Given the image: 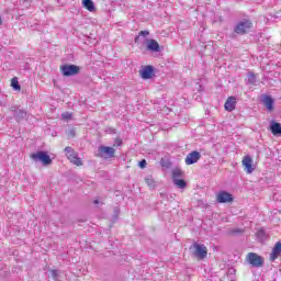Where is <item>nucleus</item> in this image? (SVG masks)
<instances>
[{
    "label": "nucleus",
    "mask_w": 281,
    "mask_h": 281,
    "mask_svg": "<svg viewBox=\"0 0 281 281\" xmlns=\"http://www.w3.org/2000/svg\"><path fill=\"white\" fill-rule=\"evenodd\" d=\"M189 251L193 258H196L198 260H205L207 258V247L203 244H199L194 241L190 247Z\"/></svg>",
    "instance_id": "f257e3e1"
},
{
    "label": "nucleus",
    "mask_w": 281,
    "mask_h": 281,
    "mask_svg": "<svg viewBox=\"0 0 281 281\" xmlns=\"http://www.w3.org/2000/svg\"><path fill=\"white\" fill-rule=\"evenodd\" d=\"M30 158L35 161V164H43V166H52V157L45 150H38L30 155Z\"/></svg>",
    "instance_id": "f03ea898"
},
{
    "label": "nucleus",
    "mask_w": 281,
    "mask_h": 281,
    "mask_svg": "<svg viewBox=\"0 0 281 281\" xmlns=\"http://www.w3.org/2000/svg\"><path fill=\"white\" fill-rule=\"evenodd\" d=\"M251 27H254V23H251V20L244 19L235 25L234 32L235 34H239L240 36H243L247 34V31L251 30Z\"/></svg>",
    "instance_id": "7ed1b4c3"
},
{
    "label": "nucleus",
    "mask_w": 281,
    "mask_h": 281,
    "mask_svg": "<svg viewBox=\"0 0 281 281\" xmlns=\"http://www.w3.org/2000/svg\"><path fill=\"white\" fill-rule=\"evenodd\" d=\"M60 71L66 78H71V76L80 74V67L74 64H65L60 66Z\"/></svg>",
    "instance_id": "20e7f679"
},
{
    "label": "nucleus",
    "mask_w": 281,
    "mask_h": 281,
    "mask_svg": "<svg viewBox=\"0 0 281 281\" xmlns=\"http://www.w3.org/2000/svg\"><path fill=\"white\" fill-rule=\"evenodd\" d=\"M95 156L100 157L101 159H113V157H115V148L100 145Z\"/></svg>",
    "instance_id": "39448f33"
},
{
    "label": "nucleus",
    "mask_w": 281,
    "mask_h": 281,
    "mask_svg": "<svg viewBox=\"0 0 281 281\" xmlns=\"http://www.w3.org/2000/svg\"><path fill=\"white\" fill-rule=\"evenodd\" d=\"M247 261L249 265H251V267H255L256 269L265 267V258L256 252H249L247 255Z\"/></svg>",
    "instance_id": "423d86ee"
},
{
    "label": "nucleus",
    "mask_w": 281,
    "mask_h": 281,
    "mask_svg": "<svg viewBox=\"0 0 281 281\" xmlns=\"http://www.w3.org/2000/svg\"><path fill=\"white\" fill-rule=\"evenodd\" d=\"M10 112L18 123L23 122V120H27V111L24 109H19L16 105H13L10 108Z\"/></svg>",
    "instance_id": "0eeeda50"
},
{
    "label": "nucleus",
    "mask_w": 281,
    "mask_h": 281,
    "mask_svg": "<svg viewBox=\"0 0 281 281\" xmlns=\"http://www.w3.org/2000/svg\"><path fill=\"white\" fill-rule=\"evenodd\" d=\"M64 150L66 153L67 159H69V161L71 164H74L75 166H82V159H80V157H78V153H76V150H74V148L66 147Z\"/></svg>",
    "instance_id": "6e6552de"
},
{
    "label": "nucleus",
    "mask_w": 281,
    "mask_h": 281,
    "mask_svg": "<svg viewBox=\"0 0 281 281\" xmlns=\"http://www.w3.org/2000/svg\"><path fill=\"white\" fill-rule=\"evenodd\" d=\"M199 159H201V153H199L198 150H193L187 155L184 161L187 166H192L196 164Z\"/></svg>",
    "instance_id": "1a4fd4ad"
},
{
    "label": "nucleus",
    "mask_w": 281,
    "mask_h": 281,
    "mask_svg": "<svg viewBox=\"0 0 281 281\" xmlns=\"http://www.w3.org/2000/svg\"><path fill=\"white\" fill-rule=\"evenodd\" d=\"M140 77L143 80H150L155 76V67L148 65L145 66L142 70H139Z\"/></svg>",
    "instance_id": "9d476101"
},
{
    "label": "nucleus",
    "mask_w": 281,
    "mask_h": 281,
    "mask_svg": "<svg viewBox=\"0 0 281 281\" xmlns=\"http://www.w3.org/2000/svg\"><path fill=\"white\" fill-rule=\"evenodd\" d=\"M234 195L227 191H221L217 194V203H232Z\"/></svg>",
    "instance_id": "9b49d317"
},
{
    "label": "nucleus",
    "mask_w": 281,
    "mask_h": 281,
    "mask_svg": "<svg viewBox=\"0 0 281 281\" xmlns=\"http://www.w3.org/2000/svg\"><path fill=\"white\" fill-rule=\"evenodd\" d=\"M281 256V243L277 241L270 254V262H276Z\"/></svg>",
    "instance_id": "f8f14e48"
},
{
    "label": "nucleus",
    "mask_w": 281,
    "mask_h": 281,
    "mask_svg": "<svg viewBox=\"0 0 281 281\" xmlns=\"http://www.w3.org/2000/svg\"><path fill=\"white\" fill-rule=\"evenodd\" d=\"M146 47L148 52L159 53L161 52V47L159 46V42L157 40H146Z\"/></svg>",
    "instance_id": "ddd939ff"
},
{
    "label": "nucleus",
    "mask_w": 281,
    "mask_h": 281,
    "mask_svg": "<svg viewBox=\"0 0 281 281\" xmlns=\"http://www.w3.org/2000/svg\"><path fill=\"white\" fill-rule=\"evenodd\" d=\"M252 161L254 160L251 159V156H245L243 159L241 164L248 175H251V172H254V167L251 166Z\"/></svg>",
    "instance_id": "4468645a"
},
{
    "label": "nucleus",
    "mask_w": 281,
    "mask_h": 281,
    "mask_svg": "<svg viewBox=\"0 0 281 281\" xmlns=\"http://www.w3.org/2000/svg\"><path fill=\"white\" fill-rule=\"evenodd\" d=\"M225 111H234L236 109V97H228L225 104H224Z\"/></svg>",
    "instance_id": "2eb2a0df"
},
{
    "label": "nucleus",
    "mask_w": 281,
    "mask_h": 281,
    "mask_svg": "<svg viewBox=\"0 0 281 281\" xmlns=\"http://www.w3.org/2000/svg\"><path fill=\"white\" fill-rule=\"evenodd\" d=\"M270 131L272 133V135L279 136L281 137V124L272 121L270 122Z\"/></svg>",
    "instance_id": "dca6fc26"
},
{
    "label": "nucleus",
    "mask_w": 281,
    "mask_h": 281,
    "mask_svg": "<svg viewBox=\"0 0 281 281\" xmlns=\"http://www.w3.org/2000/svg\"><path fill=\"white\" fill-rule=\"evenodd\" d=\"M172 183L178 190H186L188 188V182L181 178L172 180Z\"/></svg>",
    "instance_id": "f3484780"
},
{
    "label": "nucleus",
    "mask_w": 281,
    "mask_h": 281,
    "mask_svg": "<svg viewBox=\"0 0 281 281\" xmlns=\"http://www.w3.org/2000/svg\"><path fill=\"white\" fill-rule=\"evenodd\" d=\"M82 7L88 10V12H95V3H93V0H82Z\"/></svg>",
    "instance_id": "a211bd4d"
},
{
    "label": "nucleus",
    "mask_w": 281,
    "mask_h": 281,
    "mask_svg": "<svg viewBox=\"0 0 281 281\" xmlns=\"http://www.w3.org/2000/svg\"><path fill=\"white\" fill-rule=\"evenodd\" d=\"M145 183L148 186V188H150V190H155V188H157V182L155 181L151 175H148L145 178Z\"/></svg>",
    "instance_id": "6ab92c4d"
},
{
    "label": "nucleus",
    "mask_w": 281,
    "mask_h": 281,
    "mask_svg": "<svg viewBox=\"0 0 281 281\" xmlns=\"http://www.w3.org/2000/svg\"><path fill=\"white\" fill-rule=\"evenodd\" d=\"M256 238L259 243H265V240H267V232H265V228L257 231Z\"/></svg>",
    "instance_id": "aec40b11"
},
{
    "label": "nucleus",
    "mask_w": 281,
    "mask_h": 281,
    "mask_svg": "<svg viewBox=\"0 0 281 281\" xmlns=\"http://www.w3.org/2000/svg\"><path fill=\"white\" fill-rule=\"evenodd\" d=\"M273 98L266 95L263 99V104L268 111H271L273 109Z\"/></svg>",
    "instance_id": "412c9836"
},
{
    "label": "nucleus",
    "mask_w": 281,
    "mask_h": 281,
    "mask_svg": "<svg viewBox=\"0 0 281 281\" xmlns=\"http://www.w3.org/2000/svg\"><path fill=\"white\" fill-rule=\"evenodd\" d=\"M228 236H243L245 234V229L243 228H229L227 231Z\"/></svg>",
    "instance_id": "4be33fe9"
},
{
    "label": "nucleus",
    "mask_w": 281,
    "mask_h": 281,
    "mask_svg": "<svg viewBox=\"0 0 281 281\" xmlns=\"http://www.w3.org/2000/svg\"><path fill=\"white\" fill-rule=\"evenodd\" d=\"M183 177V170L181 169H173L171 172V179L175 181V179H181Z\"/></svg>",
    "instance_id": "5701e85b"
},
{
    "label": "nucleus",
    "mask_w": 281,
    "mask_h": 281,
    "mask_svg": "<svg viewBox=\"0 0 281 281\" xmlns=\"http://www.w3.org/2000/svg\"><path fill=\"white\" fill-rule=\"evenodd\" d=\"M143 36V38H146V36H150V31L145 30L140 31L138 35L134 38V43H139V37Z\"/></svg>",
    "instance_id": "b1692460"
},
{
    "label": "nucleus",
    "mask_w": 281,
    "mask_h": 281,
    "mask_svg": "<svg viewBox=\"0 0 281 281\" xmlns=\"http://www.w3.org/2000/svg\"><path fill=\"white\" fill-rule=\"evenodd\" d=\"M256 74L248 72L247 75V85H251L252 87L256 86Z\"/></svg>",
    "instance_id": "393cba45"
},
{
    "label": "nucleus",
    "mask_w": 281,
    "mask_h": 281,
    "mask_svg": "<svg viewBox=\"0 0 281 281\" xmlns=\"http://www.w3.org/2000/svg\"><path fill=\"white\" fill-rule=\"evenodd\" d=\"M11 87L14 91H21V85L19 83V79L16 77L12 78Z\"/></svg>",
    "instance_id": "a878e982"
},
{
    "label": "nucleus",
    "mask_w": 281,
    "mask_h": 281,
    "mask_svg": "<svg viewBox=\"0 0 281 281\" xmlns=\"http://www.w3.org/2000/svg\"><path fill=\"white\" fill-rule=\"evenodd\" d=\"M195 89H196L198 93H201V92L205 91V87L201 86V83H196V88Z\"/></svg>",
    "instance_id": "bb28decb"
},
{
    "label": "nucleus",
    "mask_w": 281,
    "mask_h": 281,
    "mask_svg": "<svg viewBox=\"0 0 281 281\" xmlns=\"http://www.w3.org/2000/svg\"><path fill=\"white\" fill-rule=\"evenodd\" d=\"M50 276H52L53 280H58V270H52Z\"/></svg>",
    "instance_id": "cd10ccee"
},
{
    "label": "nucleus",
    "mask_w": 281,
    "mask_h": 281,
    "mask_svg": "<svg viewBox=\"0 0 281 281\" xmlns=\"http://www.w3.org/2000/svg\"><path fill=\"white\" fill-rule=\"evenodd\" d=\"M63 120H71V114L69 112L61 114Z\"/></svg>",
    "instance_id": "c85d7f7f"
},
{
    "label": "nucleus",
    "mask_w": 281,
    "mask_h": 281,
    "mask_svg": "<svg viewBox=\"0 0 281 281\" xmlns=\"http://www.w3.org/2000/svg\"><path fill=\"white\" fill-rule=\"evenodd\" d=\"M105 133H109V135H115L116 132H115V128L109 127L105 130Z\"/></svg>",
    "instance_id": "c756f323"
},
{
    "label": "nucleus",
    "mask_w": 281,
    "mask_h": 281,
    "mask_svg": "<svg viewBox=\"0 0 281 281\" xmlns=\"http://www.w3.org/2000/svg\"><path fill=\"white\" fill-rule=\"evenodd\" d=\"M146 159H143V160H140L139 162H138V166H139V168H146Z\"/></svg>",
    "instance_id": "7c9ffc66"
},
{
    "label": "nucleus",
    "mask_w": 281,
    "mask_h": 281,
    "mask_svg": "<svg viewBox=\"0 0 281 281\" xmlns=\"http://www.w3.org/2000/svg\"><path fill=\"white\" fill-rule=\"evenodd\" d=\"M114 146H122V139L121 138H116L114 140Z\"/></svg>",
    "instance_id": "2f4dec72"
},
{
    "label": "nucleus",
    "mask_w": 281,
    "mask_h": 281,
    "mask_svg": "<svg viewBox=\"0 0 281 281\" xmlns=\"http://www.w3.org/2000/svg\"><path fill=\"white\" fill-rule=\"evenodd\" d=\"M68 135H70V137H76V132L74 130H70L68 132Z\"/></svg>",
    "instance_id": "473e14b6"
},
{
    "label": "nucleus",
    "mask_w": 281,
    "mask_h": 281,
    "mask_svg": "<svg viewBox=\"0 0 281 281\" xmlns=\"http://www.w3.org/2000/svg\"><path fill=\"white\" fill-rule=\"evenodd\" d=\"M160 166H161L162 168H168V165H166V162H165V160H164V159H161V161H160Z\"/></svg>",
    "instance_id": "72a5a7b5"
},
{
    "label": "nucleus",
    "mask_w": 281,
    "mask_h": 281,
    "mask_svg": "<svg viewBox=\"0 0 281 281\" xmlns=\"http://www.w3.org/2000/svg\"><path fill=\"white\" fill-rule=\"evenodd\" d=\"M119 216H120V215H117V214H113V215H112V221L115 223V222L117 221Z\"/></svg>",
    "instance_id": "f704fd0d"
},
{
    "label": "nucleus",
    "mask_w": 281,
    "mask_h": 281,
    "mask_svg": "<svg viewBox=\"0 0 281 281\" xmlns=\"http://www.w3.org/2000/svg\"><path fill=\"white\" fill-rule=\"evenodd\" d=\"M114 214L120 216V207H114Z\"/></svg>",
    "instance_id": "c9c22d12"
},
{
    "label": "nucleus",
    "mask_w": 281,
    "mask_h": 281,
    "mask_svg": "<svg viewBox=\"0 0 281 281\" xmlns=\"http://www.w3.org/2000/svg\"><path fill=\"white\" fill-rule=\"evenodd\" d=\"M93 203L94 205H98V203H100V200H94Z\"/></svg>",
    "instance_id": "e433bc0d"
},
{
    "label": "nucleus",
    "mask_w": 281,
    "mask_h": 281,
    "mask_svg": "<svg viewBox=\"0 0 281 281\" xmlns=\"http://www.w3.org/2000/svg\"><path fill=\"white\" fill-rule=\"evenodd\" d=\"M160 196L164 199V198H166L167 195H166V193H160Z\"/></svg>",
    "instance_id": "4c0bfd02"
},
{
    "label": "nucleus",
    "mask_w": 281,
    "mask_h": 281,
    "mask_svg": "<svg viewBox=\"0 0 281 281\" xmlns=\"http://www.w3.org/2000/svg\"><path fill=\"white\" fill-rule=\"evenodd\" d=\"M1 23H2V20H1V18H0V25H1Z\"/></svg>",
    "instance_id": "58836bf2"
},
{
    "label": "nucleus",
    "mask_w": 281,
    "mask_h": 281,
    "mask_svg": "<svg viewBox=\"0 0 281 281\" xmlns=\"http://www.w3.org/2000/svg\"><path fill=\"white\" fill-rule=\"evenodd\" d=\"M24 1H30V0H24Z\"/></svg>",
    "instance_id": "ea45409f"
}]
</instances>
